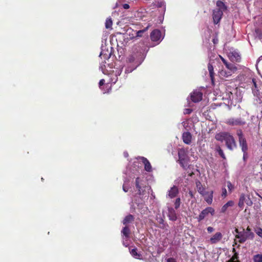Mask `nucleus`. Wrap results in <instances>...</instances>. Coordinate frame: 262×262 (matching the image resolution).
Here are the masks:
<instances>
[{
	"instance_id": "obj_23",
	"label": "nucleus",
	"mask_w": 262,
	"mask_h": 262,
	"mask_svg": "<svg viewBox=\"0 0 262 262\" xmlns=\"http://www.w3.org/2000/svg\"><path fill=\"white\" fill-rule=\"evenodd\" d=\"M226 68L229 70V72H231V73H234L237 70V68L236 66L231 63H228L226 66Z\"/></svg>"
},
{
	"instance_id": "obj_53",
	"label": "nucleus",
	"mask_w": 262,
	"mask_h": 262,
	"mask_svg": "<svg viewBox=\"0 0 262 262\" xmlns=\"http://www.w3.org/2000/svg\"><path fill=\"white\" fill-rule=\"evenodd\" d=\"M129 38H130V39H132L131 38V37H132L133 36H135V35H134V34H133V33H132V34H130L129 33Z\"/></svg>"
},
{
	"instance_id": "obj_56",
	"label": "nucleus",
	"mask_w": 262,
	"mask_h": 262,
	"mask_svg": "<svg viewBox=\"0 0 262 262\" xmlns=\"http://www.w3.org/2000/svg\"><path fill=\"white\" fill-rule=\"evenodd\" d=\"M213 43H216V40H215V39H213Z\"/></svg>"
},
{
	"instance_id": "obj_10",
	"label": "nucleus",
	"mask_w": 262,
	"mask_h": 262,
	"mask_svg": "<svg viewBox=\"0 0 262 262\" xmlns=\"http://www.w3.org/2000/svg\"><path fill=\"white\" fill-rule=\"evenodd\" d=\"M235 237L236 238L238 239V242L241 244L245 243L247 239H249V237L247 236L246 233L245 232V229L244 228H242V231L240 232L239 234H236Z\"/></svg>"
},
{
	"instance_id": "obj_26",
	"label": "nucleus",
	"mask_w": 262,
	"mask_h": 262,
	"mask_svg": "<svg viewBox=\"0 0 262 262\" xmlns=\"http://www.w3.org/2000/svg\"><path fill=\"white\" fill-rule=\"evenodd\" d=\"M134 220V217L132 214H129L125 216L123 221V224L126 225L129 223L133 222Z\"/></svg>"
},
{
	"instance_id": "obj_39",
	"label": "nucleus",
	"mask_w": 262,
	"mask_h": 262,
	"mask_svg": "<svg viewBox=\"0 0 262 262\" xmlns=\"http://www.w3.org/2000/svg\"><path fill=\"white\" fill-rule=\"evenodd\" d=\"M256 233L260 237L262 238V229L261 228H259L257 231H256Z\"/></svg>"
},
{
	"instance_id": "obj_9",
	"label": "nucleus",
	"mask_w": 262,
	"mask_h": 262,
	"mask_svg": "<svg viewBox=\"0 0 262 262\" xmlns=\"http://www.w3.org/2000/svg\"><path fill=\"white\" fill-rule=\"evenodd\" d=\"M149 27V25L144 28L143 29L135 31V36L131 37L132 39H137L139 37H144L146 34V32Z\"/></svg>"
},
{
	"instance_id": "obj_6",
	"label": "nucleus",
	"mask_w": 262,
	"mask_h": 262,
	"mask_svg": "<svg viewBox=\"0 0 262 262\" xmlns=\"http://www.w3.org/2000/svg\"><path fill=\"white\" fill-rule=\"evenodd\" d=\"M228 57L233 62H240L242 60L239 52L235 50L230 52Z\"/></svg>"
},
{
	"instance_id": "obj_24",
	"label": "nucleus",
	"mask_w": 262,
	"mask_h": 262,
	"mask_svg": "<svg viewBox=\"0 0 262 262\" xmlns=\"http://www.w3.org/2000/svg\"><path fill=\"white\" fill-rule=\"evenodd\" d=\"M196 186L198 189V191L201 195H202L206 191L205 188L203 187L200 181H198L196 182Z\"/></svg>"
},
{
	"instance_id": "obj_42",
	"label": "nucleus",
	"mask_w": 262,
	"mask_h": 262,
	"mask_svg": "<svg viewBox=\"0 0 262 262\" xmlns=\"http://www.w3.org/2000/svg\"><path fill=\"white\" fill-rule=\"evenodd\" d=\"M222 61H223V62L224 63V64H225V66H226V64H227V63H228L227 60L224 58L223 57H222L221 56H220Z\"/></svg>"
},
{
	"instance_id": "obj_43",
	"label": "nucleus",
	"mask_w": 262,
	"mask_h": 262,
	"mask_svg": "<svg viewBox=\"0 0 262 262\" xmlns=\"http://www.w3.org/2000/svg\"><path fill=\"white\" fill-rule=\"evenodd\" d=\"M207 231L209 233H211L214 231V228L212 227H208L207 228Z\"/></svg>"
},
{
	"instance_id": "obj_55",
	"label": "nucleus",
	"mask_w": 262,
	"mask_h": 262,
	"mask_svg": "<svg viewBox=\"0 0 262 262\" xmlns=\"http://www.w3.org/2000/svg\"><path fill=\"white\" fill-rule=\"evenodd\" d=\"M164 222V221L163 219H161V222H160V223H163Z\"/></svg>"
},
{
	"instance_id": "obj_22",
	"label": "nucleus",
	"mask_w": 262,
	"mask_h": 262,
	"mask_svg": "<svg viewBox=\"0 0 262 262\" xmlns=\"http://www.w3.org/2000/svg\"><path fill=\"white\" fill-rule=\"evenodd\" d=\"M208 70L209 72V75H210V77L211 81L212 83H213L214 82V73L213 72V66L210 63H209L208 64Z\"/></svg>"
},
{
	"instance_id": "obj_32",
	"label": "nucleus",
	"mask_w": 262,
	"mask_h": 262,
	"mask_svg": "<svg viewBox=\"0 0 262 262\" xmlns=\"http://www.w3.org/2000/svg\"><path fill=\"white\" fill-rule=\"evenodd\" d=\"M216 151H217L219 155L223 159H226L225 155L223 152V150L221 149L220 146H216Z\"/></svg>"
},
{
	"instance_id": "obj_52",
	"label": "nucleus",
	"mask_w": 262,
	"mask_h": 262,
	"mask_svg": "<svg viewBox=\"0 0 262 262\" xmlns=\"http://www.w3.org/2000/svg\"><path fill=\"white\" fill-rule=\"evenodd\" d=\"M232 252H233V253H237V252L236 251V250H235V249L234 248H233L232 249Z\"/></svg>"
},
{
	"instance_id": "obj_18",
	"label": "nucleus",
	"mask_w": 262,
	"mask_h": 262,
	"mask_svg": "<svg viewBox=\"0 0 262 262\" xmlns=\"http://www.w3.org/2000/svg\"><path fill=\"white\" fill-rule=\"evenodd\" d=\"M189 160V158H181L179 159L178 161L181 166L185 169L188 167Z\"/></svg>"
},
{
	"instance_id": "obj_28",
	"label": "nucleus",
	"mask_w": 262,
	"mask_h": 262,
	"mask_svg": "<svg viewBox=\"0 0 262 262\" xmlns=\"http://www.w3.org/2000/svg\"><path fill=\"white\" fill-rule=\"evenodd\" d=\"M130 230L127 226H125L123 228L121 233L123 234L124 236H125L126 238H128L130 234Z\"/></svg>"
},
{
	"instance_id": "obj_51",
	"label": "nucleus",
	"mask_w": 262,
	"mask_h": 262,
	"mask_svg": "<svg viewBox=\"0 0 262 262\" xmlns=\"http://www.w3.org/2000/svg\"><path fill=\"white\" fill-rule=\"evenodd\" d=\"M123 189L126 192L128 191V189L125 188L124 186H123Z\"/></svg>"
},
{
	"instance_id": "obj_46",
	"label": "nucleus",
	"mask_w": 262,
	"mask_h": 262,
	"mask_svg": "<svg viewBox=\"0 0 262 262\" xmlns=\"http://www.w3.org/2000/svg\"><path fill=\"white\" fill-rule=\"evenodd\" d=\"M123 7L125 9H127L129 8V6L127 4H124L123 5Z\"/></svg>"
},
{
	"instance_id": "obj_47",
	"label": "nucleus",
	"mask_w": 262,
	"mask_h": 262,
	"mask_svg": "<svg viewBox=\"0 0 262 262\" xmlns=\"http://www.w3.org/2000/svg\"><path fill=\"white\" fill-rule=\"evenodd\" d=\"M185 111H186V112H185V114H190L191 113L192 110L188 108V109H186Z\"/></svg>"
},
{
	"instance_id": "obj_34",
	"label": "nucleus",
	"mask_w": 262,
	"mask_h": 262,
	"mask_svg": "<svg viewBox=\"0 0 262 262\" xmlns=\"http://www.w3.org/2000/svg\"><path fill=\"white\" fill-rule=\"evenodd\" d=\"M180 204H181V199L180 198H178L176 199V200H175V202H174L175 209H178L180 207Z\"/></svg>"
},
{
	"instance_id": "obj_49",
	"label": "nucleus",
	"mask_w": 262,
	"mask_h": 262,
	"mask_svg": "<svg viewBox=\"0 0 262 262\" xmlns=\"http://www.w3.org/2000/svg\"><path fill=\"white\" fill-rule=\"evenodd\" d=\"M189 195L191 198H193V197H194L193 194V192H192L191 191H189Z\"/></svg>"
},
{
	"instance_id": "obj_20",
	"label": "nucleus",
	"mask_w": 262,
	"mask_h": 262,
	"mask_svg": "<svg viewBox=\"0 0 262 262\" xmlns=\"http://www.w3.org/2000/svg\"><path fill=\"white\" fill-rule=\"evenodd\" d=\"M130 253L131 255L135 258L141 259L142 258V256L140 253H138L137 249L135 248L132 249Z\"/></svg>"
},
{
	"instance_id": "obj_45",
	"label": "nucleus",
	"mask_w": 262,
	"mask_h": 262,
	"mask_svg": "<svg viewBox=\"0 0 262 262\" xmlns=\"http://www.w3.org/2000/svg\"><path fill=\"white\" fill-rule=\"evenodd\" d=\"M104 82H105L104 79H101L99 83V86H101L102 85H103L104 84Z\"/></svg>"
},
{
	"instance_id": "obj_41",
	"label": "nucleus",
	"mask_w": 262,
	"mask_h": 262,
	"mask_svg": "<svg viewBox=\"0 0 262 262\" xmlns=\"http://www.w3.org/2000/svg\"><path fill=\"white\" fill-rule=\"evenodd\" d=\"M222 196L225 198L227 196V190L225 188H222Z\"/></svg>"
},
{
	"instance_id": "obj_21",
	"label": "nucleus",
	"mask_w": 262,
	"mask_h": 262,
	"mask_svg": "<svg viewBox=\"0 0 262 262\" xmlns=\"http://www.w3.org/2000/svg\"><path fill=\"white\" fill-rule=\"evenodd\" d=\"M179 159L189 158L187 155V152L184 148L179 149L178 150Z\"/></svg>"
},
{
	"instance_id": "obj_58",
	"label": "nucleus",
	"mask_w": 262,
	"mask_h": 262,
	"mask_svg": "<svg viewBox=\"0 0 262 262\" xmlns=\"http://www.w3.org/2000/svg\"><path fill=\"white\" fill-rule=\"evenodd\" d=\"M102 52H101V53H100V56H102Z\"/></svg>"
},
{
	"instance_id": "obj_4",
	"label": "nucleus",
	"mask_w": 262,
	"mask_h": 262,
	"mask_svg": "<svg viewBox=\"0 0 262 262\" xmlns=\"http://www.w3.org/2000/svg\"><path fill=\"white\" fill-rule=\"evenodd\" d=\"M225 123L231 126H242L246 124V121L244 118H230L228 119L226 121Z\"/></svg>"
},
{
	"instance_id": "obj_37",
	"label": "nucleus",
	"mask_w": 262,
	"mask_h": 262,
	"mask_svg": "<svg viewBox=\"0 0 262 262\" xmlns=\"http://www.w3.org/2000/svg\"><path fill=\"white\" fill-rule=\"evenodd\" d=\"M230 259L234 260V261L239 260L238 254L237 253H234V254L232 255V256L231 257V258Z\"/></svg>"
},
{
	"instance_id": "obj_48",
	"label": "nucleus",
	"mask_w": 262,
	"mask_h": 262,
	"mask_svg": "<svg viewBox=\"0 0 262 262\" xmlns=\"http://www.w3.org/2000/svg\"><path fill=\"white\" fill-rule=\"evenodd\" d=\"M234 231L236 233V234H239V233L241 232L237 228H235Z\"/></svg>"
},
{
	"instance_id": "obj_57",
	"label": "nucleus",
	"mask_w": 262,
	"mask_h": 262,
	"mask_svg": "<svg viewBox=\"0 0 262 262\" xmlns=\"http://www.w3.org/2000/svg\"><path fill=\"white\" fill-rule=\"evenodd\" d=\"M236 242H235V241H234V244L233 245V246H234V245H236Z\"/></svg>"
},
{
	"instance_id": "obj_11",
	"label": "nucleus",
	"mask_w": 262,
	"mask_h": 262,
	"mask_svg": "<svg viewBox=\"0 0 262 262\" xmlns=\"http://www.w3.org/2000/svg\"><path fill=\"white\" fill-rule=\"evenodd\" d=\"M167 215L169 219L172 221H176L178 219L176 212L172 207H168Z\"/></svg>"
},
{
	"instance_id": "obj_44",
	"label": "nucleus",
	"mask_w": 262,
	"mask_h": 262,
	"mask_svg": "<svg viewBox=\"0 0 262 262\" xmlns=\"http://www.w3.org/2000/svg\"><path fill=\"white\" fill-rule=\"evenodd\" d=\"M167 262H177L176 259L173 258H169L167 259Z\"/></svg>"
},
{
	"instance_id": "obj_29",
	"label": "nucleus",
	"mask_w": 262,
	"mask_h": 262,
	"mask_svg": "<svg viewBox=\"0 0 262 262\" xmlns=\"http://www.w3.org/2000/svg\"><path fill=\"white\" fill-rule=\"evenodd\" d=\"M140 179L139 177H137L136 179L135 185H136V187L138 189V193L139 194H141V187L140 185Z\"/></svg>"
},
{
	"instance_id": "obj_30",
	"label": "nucleus",
	"mask_w": 262,
	"mask_h": 262,
	"mask_svg": "<svg viewBox=\"0 0 262 262\" xmlns=\"http://www.w3.org/2000/svg\"><path fill=\"white\" fill-rule=\"evenodd\" d=\"M253 260L254 262H262V254H257L254 255L253 257Z\"/></svg>"
},
{
	"instance_id": "obj_16",
	"label": "nucleus",
	"mask_w": 262,
	"mask_h": 262,
	"mask_svg": "<svg viewBox=\"0 0 262 262\" xmlns=\"http://www.w3.org/2000/svg\"><path fill=\"white\" fill-rule=\"evenodd\" d=\"M179 193V190L177 186H173L168 191V196L170 198L172 199L175 198Z\"/></svg>"
},
{
	"instance_id": "obj_12",
	"label": "nucleus",
	"mask_w": 262,
	"mask_h": 262,
	"mask_svg": "<svg viewBox=\"0 0 262 262\" xmlns=\"http://www.w3.org/2000/svg\"><path fill=\"white\" fill-rule=\"evenodd\" d=\"M161 33L159 30H153L150 33V38L153 41H157L160 39Z\"/></svg>"
},
{
	"instance_id": "obj_33",
	"label": "nucleus",
	"mask_w": 262,
	"mask_h": 262,
	"mask_svg": "<svg viewBox=\"0 0 262 262\" xmlns=\"http://www.w3.org/2000/svg\"><path fill=\"white\" fill-rule=\"evenodd\" d=\"M112 24H113V22H112V20H111V19L107 18L105 21V28L106 29L111 28L112 26Z\"/></svg>"
},
{
	"instance_id": "obj_1",
	"label": "nucleus",
	"mask_w": 262,
	"mask_h": 262,
	"mask_svg": "<svg viewBox=\"0 0 262 262\" xmlns=\"http://www.w3.org/2000/svg\"><path fill=\"white\" fill-rule=\"evenodd\" d=\"M215 138L222 142L225 141L226 147L230 150H233L237 146L234 138L228 132H220L215 135Z\"/></svg>"
},
{
	"instance_id": "obj_2",
	"label": "nucleus",
	"mask_w": 262,
	"mask_h": 262,
	"mask_svg": "<svg viewBox=\"0 0 262 262\" xmlns=\"http://www.w3.org/2000/svg\"><path fill=\"white\" fill-rule=\"evenodd\" d=\"M228 11L227 7L224 2L217 1L216 3V8L213 10V16H222Z\"/></svg>"
},
{
	"instance_id": "obj_35",
	"label": "nucleus",
	"mask_w": 262,
	"mask_h": 262,
	"mask_svg": "<svg viewBox=\"0 0 262 262\" xmlns=\"http://www.w3.org/2000/svg\"><path fill=\"white\" fill-rule=\"evenodd\" d=\"M227 186L229 191L230 192H231L234 189V185L230 181H228L227 182Z\"/></svg>"
},
{
	"instance_id": "obj_17",
	"label": "nucleus",
	"mask_w": 262,
	"mask_h": 262,
	"mask_svg": "<svg viewBox=\"0 0 262 262\" xmlns=\"http://www.w3.org/2000/svg\"><path fill=\"white\" fill-rule=\"evenodd\" d=\"M234 205V202L233 201H229L225 204H224L221 210V212L222 213H225L228 208L229 207H232Z\"/></svg>"
},
{
	"instance_id": "obj_38",
	"label": "nucleus",
	"mask_w": 262,
	"mask_h": 262,
	"mask_svg": "<svg viewBox=\"0 0 262 262\" xmlns=\"http://www.w3.org/2000/svg\"><path fill=\"white\" fill-rule=\"evenodd\" d=\"M214 24H217L220 23L222 17H212Z\"/></svg>"
},
{
	"instance_id": "obj_31",
	"label": "nucleus",
	"mask_w": 262,
	"mask_h": 262,
	"mask_svg": "<svg viewBox=\"0 0 262 262\" xmlns=\"http://www.w3.org/2000/svg\"><path fill=\"white\" fill-rule=\"evenodd\" d=\"M220 74L221 76H223L224 77H228L231 75L232 73H231V72L229 71H226L224 70H222L220 72Z\"/></svg>"
},
{
	"instance_id": "obj_15",
	"label": "nucleus",
	"mask_w": 262,
	"mask_h": 262,
	"mask_svg": "<svg viewBox=\"0 0 262 262\" xmlns=\"http://www.w3.org/2000/svg\"><path fill=\"white\" fill-rule=\"evenodd\" d=\"M182 139L185 144H190L191 142L192 136L188 132H184L182 135Z\"/></svg>"
},
{
	"instance_id": "obj_27",
	"label": "nucleus",
	"mask_w": 262,
	"mask_h": 262,
	"mask_svg": "<svg viewBox=\"0 0 262 262\" xmlns=\"http://www.w3.org/2000/svg\"><path fill=\"white\" fill-rule=\"evenodd\" d=\"M245 232L246 233L247 236L249 237V239H253L254 237V234L251 231V229L249 226L247 228L246 230H245Z\"/></svg>"
},
{
	"instance_id": "obj_3",
	"label": "nucleus",
	"mask_w": 262,
	"mask_h": 262,
	"mask_svg": "<svg viewBox=\"0 0 262 262\" xmlns=\"http://www.w3.org/2000/svg\"><path fill=\"white\" fill-rule=\"evenodd\" d=\"M237 135L238 137L239 144L241 147L242 151H247L248 149L247 143L241 129H239L237 131Z\"/></svg>"
},
{
	"instance_id": "obj_36",
	"label": "nucleus",
	"mask_w": 262,
	"mask_h": 262,
	"mask_svg": "<svg viewBox=\"0 0 262 262\" xmlns=\"http://www.w3.org/2000/svg\"><path fill=\"white\" fill-rule=\"evenodd\" d=\"M136 57H135V55H130L128 58V61L130 63H133V62H136Z\"/></svg>"
},
{
	"instance_id": "obj_40",
	"label": "nucleus",
	"mask_w": 262,
	"mask_h": 262,
	"mask_svg": "<svg viewBox=\"0 0 262 262\" xmlns=\"http://www.w3.org/2000/svg\"><path fill=\"white\" fill-rule=\"evenodd\" d=\"M243 160L246 161L248 159V152L247 151H243Z\"/></svg>"
},
{
	"instance_id": "obj_54",
	"label": "nucleus",
	"mask_w": 262,
	"mask_h": 262,
	"mask_svg": "<svg viewBox=\"0 0 262 262\" xmlns=\"http://www.w3.org/2000/svg\"><path fill=\"white\" fill-rule=\"evenodd\" d=\"M193 174H194L193 172H191L190 174H189V176L191 177Z\"/></svg>"
},
{
	"instance_id": "obj_14",
	"label": "nucleus",
	"mask_w": 262,
	"mask_h": 262,
	"mask_svg": "<svg viewBox=\"0 0 262 262\" xmlns=\"http://www.w3.org/2000/svg\"><path fill=\"white\" fill-rule=\"evenodd\" d=\"M223 235L221 232H216L210 239L211 244H216L220 241L222 238Z\"/></svg>"
},
{
	"instance_id": "obj_19",
	"label": "nucleus",
	"mask_w": 262,
	"mask_h": 262,
	"mask_svg": "<svg viewBox=\"0 0 262 262\" xmlns=\"http://www.w3.org/2000/svg\"><path fill=\"white\" fill-rule=\"evenodd\" d=\"M252 81L253 84V87L252 88V92L254 95H257L259 93V89L258 87V84H257V81L255 78H253Z\"/></svg>"
},
{
	"instance_id": "obj_8",
	"label": "nucleus",
	"mask_w": 262,
	"mask_h": 262,
	"mask_svg": "<svg viewBox=\"0 0 262 262\" xmlns=\"http://www.w3.org/2000/svg\"><path fill=\"white\" fill-rule=\"evenodd\" d=\"M202 195L208 204L210 205L212 204L213 196V190L206 191Z\"/></svg>"
},
{
	"instance_id": "obj_50",
	"label": "nucleus",
	"mask_w": 262,
	"mask_h": 262,
	"mask_svg": "<svg viewBox=\"0 0 262 262\" xmlns=\"http://www.w3.org/2000/svg\"><path fill=\"white\" fill-rule=\"evenodd\" d=\"M226 262H240V261L239 260L234 261V260H232L231 259H229Z\"/></svg>"
},
{
	"instance_id": "obj_7",
	"label": "nucleus",
	"mask_w": 262,
	"mask_h": 262,
	"mask_svg": "<svg viewBox=\"0 0 262 262\" xmlns=\"http://www.w3.org/2000/svg\"><path fill=\"white\" fill-rule=\"evenodd\" d=\"M203 94L198 90H195L190 94V98L192 102L196 103L202 100Z\"/></svg>"
},
{
	"instance_id": "obj_25",
	"label": "nucleus",
	"mask_w": 262,
	"mask_h": 262,
	"mask_svg": "<svg viewBox=\"0 0 262 262\" xmlns=\"http://www.w3.org/2000/svg\"><path fill=\"white\" fill-rule=\"evenodd\" d=\"M245 199L246 198L245 194H242L239 197L238 203V207L242 209H243L244 208Z\"/></svg>"
},
{
	"instance_id": "obj_13",
	"label": "nucleus",
	"mask_w": 262,
	"mask_h": 262,
	"mask_svg": "<svg viewBox=\"0 0 262 262\" xmlns=\"http://www.w3.org/2000/svg\"><path fill=\"white\" fill-rule=\"evenodd\" d=\"M140 159L144 165V169L147 172H151L152 171V167L147 158L142 157L140 158Z\"/></svg>"
},
{
	"instance_id": "obj_5",
	"label": "nucleus",
	"mask_w": 262,
	"mask_h": 262,
	"mask_svg": "<svg viewBox=\"0 0 262 262\" xmlns=\"http://www.w3.org/2000/svg\"><path fill=\"white\" fill-rule=\"evenodd\" d=\"M214 212L215 210L212 207H208L206 208L205 209L201 211L199 216L197 217L198 221L199 222H201L204 220L205 217L207 216L209 213H210L211 215H213Z\"/></svg>"
}]
</instances>
